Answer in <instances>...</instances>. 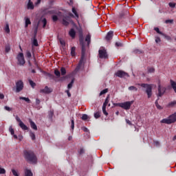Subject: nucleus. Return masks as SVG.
I'll return each instance as SVG.
<instances>
[{
	"instance_id": "36",
	"label": "nucleus",
	"mask_w": 176,
	"mask_h": 176,
	"mask_svg": "<svg viewBox=\"0 0 176 176\" xmlns=\"http://www.w3.org/2000/svg\"><path fill=\"white\" fill-rule=\"evenodd\" d=\"M175 105H176V100L169 102L168 107H175Z\"/></svg>"
},
{
	"instance_id": "54",
	"label": "nucleus",
	"mask_w": 176,
	"mask_h": 176,
	"mask_svg": "<svg viewBox=\"0 0 176 176\" xmlns=\"http://www.w3.org/2000/svg\"><path fill=\"white\" fill-rule=\"evenodd\" d=\"M168 6H170V8H175V6H176V3H171V2H170V3H168Z\"/></svg>"
},
{
	"instance_id": "10",
	"label": "nucleus",
	"mask_w": 176,
	"mask_h": 176,
	"mask_svg": "<svg viewBox=\"0 0 176 176\" xmlns=\"http://www.w3.org/2000/svg\"><path fill=\"white\" fill-rule=\"evenodd\" d=\"M116 76H117L118 78H125V76L129 77V74L125 72L123 70H118L115 74Z\"/></svg>"
},
{
	"instance_id": "40",
	"label": "nucleus",
	"mask_w": 176,
	"mask_h": 176,
	"mask_svg": "<svg viewBox=\"0 0 176 176\" xmlns=\"http://www.w3.org/2000/svg\"><path fill=\"white\" fill-rule=\"evenodd\" d=\"M154 31L157 32V34H159L160 35H163V32H162L160 31V30L159 29V28H154Z\"/></svg>"
},
{
	"instance_id": "43",
	"label": "nucleus",
	"mask_w": 176,
	"mask_h": 176,
	"mask_svg": "<svg viewBox=\"0 0 176 176\" xmlns=\"http://www.w3.org/2000/svg\"><path fill=\"white\" fill-rule=\"evenodd\" d=\"M29 83L30 85V86L34 89V87H35V86H36V84L35 82H34V81H32V80H29Z\"/></svg>"
},
{
	"instance_id": "22",
	"label": "nucleus",
	"mask_w": 176,
	"mask_h": 176,
	"mask_svg": "<svg viewBox=\"0 0 176 176\" xmlns=\"http://www.w3.org/2000/svg\"><path fill=\"white\" fill-rule=\"evenodd\" d=\"M155 73V68L153 67H147V74H153Z\"/></svg>"
},
{
	"instance_id": "41",
	"label": "nucleus",
	"mask_w": 176,
	"mask_h": 176,
	"mask_svg": "<svg viewBox=\"0 0 176 176\" xmlns=\"http://www.w3.org/2000/svg\"><path fill=\"white\" fill-rule=\"evenodd\" d=\"M71 122H72V124H71L72 130H74V129H75V121L74 120V118H72Z\"/></svg>"
},
{
	"instance_id": "53",
	"label": "nucleus",
	"mask_w": 176,
	"mask_h": 176,
	"mask_svg": "<svg viewBox=\"0 0 176 176\" xmlns=\"http://www.w3.org/2000/svg\"><path fill=\"white\" fill-rule=\"evenodd\" d=\"M0 174H6V170H5V168H1L0 166Z\"/></svg>"
},
{
	"instance_id": "19",
	"label": "nucleus",
	"mask_w": 176,
	"mask_h": 176,
	"mask_svg": "<svg viewBox=\"0 0 176 176\" xmlns=\"http://www.w3.org/2000/svg\"><path fill=\"white\" fill-rule=\"evenodd\" d=\"M31 24V20L28 17H25V28H27L28 25Z\"/></svg>"
},
{
	"instance_id": "25",
	"label": "nucleus",
	"mask_w": 176,
	"mask_h": 176,
	"mask_svg": "<svg viewBox=\"0 0 176 176\" xmlns=\"http://www.w3.org/2000/svg\"><path fill=\"white\" fill-rule=\"evenodd\" d=\"M25 176H33L34 175L32 174V172L31 171V170L26 169L25 170Z\"/></svg>"
},
{
	"instance_id": "21",
	"label": "nucleus",
	"mask_w": 176,
	"mask_h": 176,
	"mask_svg": "<svg viewBox=\"0 0 176 176\" xmlns=\"http://www.w3.org/2000/svg\"><path fill=\"white\" fill-rule=\"evenodd\" d=\"M19 100H23L24 101L28 102V104H31V100H30L29 98H25V97L20 96L19 97Z\"/></svg>"
},
{
	"instance_id": "12",
	"label": "nucleus",
	"mask_w": 176,
	"mask_h": 176,
	"mask_svg": "<svg viewBox=\"0 0 176 176\" xmlns=\"http://www.w3.org/2000/svg\"><path fill=\"white\" fill-rule=\"evenodd\" d=\"M98 53L100 58H108V54H107L106 50H99Z\"/></svg>"
},
{
	"instance_id": "64",
	"label": "nucleus",
	"mask_w": 176,
	"mask_h": 176,
	"mask_svg": "<svg viewBox=\"0 0 176 176\" xmlns=\"http://www.w3.org/2000/svg\"><path fill=\"white\" fill-rule=\"evenodd\" d=\"M155 107L157 108V109H163V107H162V106H160L159 104H157V106Z\"/></svg>"
},
{
	"instance_id": "27",
	"label": "nucleus",
	"mask_w": 176,
	"mask_h": 176,
	"mask_svg": "<svg viewBox=\"0 0 176 176\" xmlns=\"http://www.w3.org/2000/svg\"><path fill=\"white\" fill-rule=\"evenodd\" d=\"M75 50H76V48L75 47H72L71 48V56L72 57H75V56L76 55Z\"/></svg>"
},
{
	"instance_id": "48",
	"label": "nucleus",
	"mask_w": 176,
	"mask_h": 176,
	"mask_svg": "<svg viewBox=\"0 0 176 176\" xmlns=\"http://www.w3.org/2000/svg\"><path fill=\"white\" fill-rule=\"evenodd\" d=\"M13 175L14 176H19V173L17 172V170H14V169H12L11 170Z\"/></svg>"
},
{
	"instance_id": "9",
	"label": "nucleus",
	"mask_w": 176,
	"mask_h": 176,
	"mask_svg": "<svg viewBox=\"0 0 176 176\" xmlns=\"http://www.w3.org/2000/svg\"><path fill=\"white\" fill-rule=\"evenodd\" d=\"M16 92L20 93L24 89V83L21 80H19L16 82Z\"/></svg>"
},
{
	"instance_id": "50",
	"label": "nucleus",
	"mask_w": 176,
	"mask_h": 176,
	"mask_svg": "<svg viewBox=\"0 0 176 176\" xmlns=\"http://www.w3.org/2000/svg\"><path fill=\"white\" fill-rule=\"evenodd\" d=\"M128 89H129V90H131V91L135 90V91H137L138 90V89L134 86H131Z\"/></svg>"
},
{
	"instance_id": "49",
	"label": "nucleus",
	"mask_w": 176,
	"mask_h": 176,
	"mask_svg": "<svg viewBox=\"0 0 176 176\" xmlns=\"http://www.w3.org/2000/svg\"><path fill=\"white\" fill-rule=\"evenodd\" d=\"M106 93H108V89H103L100 93V96H102L103 94H106Z\"/></svg>"
},
{
	"instance_id": "55",
	"label": "nucleus",
	"mask_w": 176,
	"mask_h": 176,
	"mask_svg": "<svg viewBox=\"0 0 176 176\" xmlns=\"http://www.w3.org/2000/svg\"><path fill=\"white\" fill-rule=\"evenodd\" d=\"M160 42H162V40L160 39V37L155 36V43H160Z\"/></svg>"
},
{
	"instance_id": "47",
	"label": "nucleus",
	"mask_w": 176,
	"mask_h": 176,
	"mask_svg": "<svg viewBox=\"0 0 176 176\" xmlns=\"http://www.w3.org/2000/svg\"><path fill=\"white\" fill-rule=\"evenodd\" d=\"M166 24H173L174 23L173 19H167L165 21Z\"/></svg>"
},
{
	"instance_id": "56",
	"label": "nucleus",
	"mask_w": 176,
	"mask_h": 176,
	"mask_svg": "<svg viewBox=\"0 0 176 176\" xmlns=\"http://www.w3.org/2000/svg\"><path fill=\"white\" fill-rule=\"evenodd\" d=\"M4 109H6V111H8V112H10V111H12V108H10L8 106H5Z\"/></svg>"
},
{
	"instance_id": "7",
	"label": "nucleus",
	"mask_w": 176,
	"mask_h": 176,
	"mask_svg": "<svg viewBox=\"0 0 176 176\" xmlns=\"http://www.w3.org/2000/svg\"><path fill=\"white\" fill-rule=\"evenodd\" d=\"M19 65H24L25 64V59H24V54L20 52L16 56Z\"/></svg>"
},
{
	"instance_id": "4",
	"label": "nucleus",
	"mask_w": 176,
	"mask_h": 176,
	"mask_svg": "<svg viewBox=\"0 0 176 176\" xmlns=\"http://www.w3.org/2000/svg\"><path fill=\"white\" fill-rule=\"evenodd\" d=\"M139 86L146 89V93L147 94L148 98H151L152 97V84L142 83L139 84Z\"/></svg>"
},
{
	"instance_id": "20",
	"label": "nucleus",
	"mask_w": 176,
	"mask_h": 176,
	"mask_svg": "<svg viewBox=\"0 0 176 176\" xmlns=\"http://www.w3.org/2000/svg\"><path fill=\"white\" fill-rule=\"evenodd\" d=\"M170 86H171L172 89H173L175 93H176V82H175V81L170 80Z\"/></svg>"
},
{
	"instance_id": "13",
	"label": "nucleus",
	"mask_w": 176,
	"mask_h": 176,
	"mask_svg": "<svg viewBox=\"0 0 176 176\" xmlns=\"http://www.w3.org/2000/svg\"><path fill=\"white\" fill-rule=\"evenodd\" d=\"M52 91L53 90L47 86H45L44 89H40V93H42L43 94H50Z\"/></svg>"
},
{
	"instance_id": "61",
	"label": "nucleus",
	"mask_w": 176,
	"mask_h": 176,
	"mask_svg": "<svg viewBox=\"0 0 176 176\" xmlns=\"http://www.w3.org/2000/svg\"><path fill=\"white\" fill-rule=\"evenodd\" d=\"M39 104H41V100H39L38 98L36 99V105H39Z\"/></svg>"
},
{
	"instance_id": "38",
	"label": "nucleus",
	"mask_w": 176,
	"mask_h": 176,
	"mask_svg": "<svg viewBox=\"0 0 176 176\" xmlns=\"http://www.w3.org/2000/svg\"><path fill=\"white\" fill-rule=\"evenodd\" d=\"M42 23H43V28H45L46 27V24H47V20H46V18H44L43 20H42Z\"/></svg>"
},
{
	"instance_id": "18",
	"label": "nucleus",
	"mask_w": 176,
	"mask_h": 176,
	"mask_svg": "<svg viewBox=\"0 0 176 176\" xmlns=\"http://www.w3.org/2000/svg\"><path fill=\"white\" fill-rule=\"evenodd\" d=\"M29 122L30 123V127H32L33 130H38V126H36V124L34 121H32V120L30 119Z\"/></svg>"
},
{
	"instance_id": "60",
	"label": "nucleus",
	"mask_w": 176,
	"mask_h": 176,
	"mask_svg": "<svg viewBox=\"0 0 176 176\" xmlns=\"http://www.w3.org/2000/svg\"><path fill=\"white\" fill-rule=\"evenodd\" d=\"M60 43L62 46H65V41L64 40H60Z\"/></svg>"
},
{
	"instance_id": "1",
	"label": "nucleus",
	"mask_w": 176,
	"mask_h": 176,
	"mask_svg": "<svg viewBox=\"0 0 176 176\" xmlns=\"http://www.w3.org/2000/svg\"><path fill=\"white\" fill-rule=\"evenodd\" d=\"M79 42L82 47L81 58L78 65L75 69L76 72H78L80 69V68H82V67L83 69L85 66V65L83 64V58H85V56L86 54V44L85 43V38L83 37V33L79 34Z\"/></svg>"
},
{
	"instance_id": "5",
	"label": "nucleus",
	"mask_w": 176,
	"mask_h": 176,
	"mask_svg": "<svg viewBox=\"0 0 176 176\" xmlns=\"http://www.w3.org/2000/svg\"><path fill=\"white\" fill-rule=\"evenodd\" d=\"M133 104H134V100L118 103V107H120V108H123V109L127 111L131 108V105H133Z\"/></svg>"
},
{
	"instance_id": "16",
	"label": "nucleus",
	"mask_w": 176,
	"mask_h": 176,
	"mask_svg": "<svg viewBox=\"0 0 176 176\" xmlns=\"http://www.w3.org/2000/svg\"><path fill=\"white\" fill-rule=\"evenodd\" d=\"M85 42L87 43V46H90V43H91V34L88 33L85 37Z\"/></svg>"
},
{
	"instance_id": "63",
	"label": "nucleus",
	"mask_w": 176,
	"mask_h": 176,
	"mask_svg": "<svg viewBox=\"0 0 176 176\" xmlns=\"http://www.w3.org/2000/svg\"><path fill=\"white\" fill-rule=\"evenodd\" d=\"M65 93H67L68 97H71V93L69 92V90H66Z\"/></svg>"
},
{
	"instance_id": "58",
	"label": "nucleus",
	"mask_w": 176,
	"mask_h": 176,
	"mask_svg": "<svg viewBox=\"0 0 176 176\" xmlns=\"http://www.w3.org/2000/svg\"><path fill=\"white\" fill-rule=\"evenodd\" d=\"M116 46H117L118 47H122V46H123V44H122V43H116Z\"/></svg>"
},
{
	"instance_id": "26",
	"label": "nucleus",
	"mask_w": 176,
	"mask_h": 176,
	"mask_svg": "<svg viewBox=\"0 0 176 176\" xmlns=\"http://www.w3.org/2000/svg\"><path fill=\"white\" fill-rule=\"evenodd\" d=\"M33 46H39V44L38 43V40L36 39V37H33V41H32Z\"/></svg>"
},
{
	"instance_id": "17",
	"label": "nucleus",
	"mask_w": 176,
	"mask_h": 176,
	"mask_svg": "<svg viewBox=\"0 0 176 176\" xmlns=\"http://www.w3.org/2000/svg\"><path fill=\"white\" fill-rule=\"evenodd\" d=\"M34 3H32V1H31V0L28 1V5H27V9L32 10H34Z\"/></svg>"
},
{
	"instance_id": "39",
	"label": "nucleus",
	"mask_w": 176,
	"mask_h": 176,
	"mask_svg": "<svg viewBox=\"0 0 176 176\" xmlns=\"http://www.w3.org/2000/svg\"><path fill=\"white\" fill-rule=\"evenodd\" d=\"M30 136L31 139L32 140V141H34V140H36L35 133H34V132H30Z\"/></svg>"
},
{
	"instance_id": "2",
	"label": "nucleus",
	"mask_w": 176,
	"mask_h": 176,
	"mask_svg": "<svg viewBox=\"0 0 176 176\" xmlns=\"http://www.w3.org/2000/svg\"><path fill=\"white\" fill-rule=\"evenodd\" d=\"M24 157L27 162L30 163H32L33 164H36L38 162V158H36V155L32 151H25L23 152Z\"/></svg>"
},
{
	"instance_id": "51",
	"label": "nucleus",
	"mask_w": 176,
	"mask_h": 176,
	"mask_svg": "<svg viewBox=\"0 0 176 176\" xmlns=\"http://www.w3.org/2000/svg\"><path fill=\"white\" fill-rule=\"evenodd\" d=\"M9 131H10L11 135H14V129H13L12 128V126H10V127L9 128Z\"/></svg>"
},
{
	"instance_id": "52",
	"label": "nucleus",
	"mask_w": 176,
	"mask_h": 176,
	"mask_svg": "<svg viewBox=\"0 0 176 176\" xmlns=\"http://www.w3.org/2000/svg\"><path fill=\"white\" fill-rule=\"evenodd\" d=\"M101 115H100V112H96L94 113V118L96 119H98V118H100Z\"/></svg>"
},
{
	"instance_id": "59",
	"label": "nucleus",
	"mask_w": 176,
	"mask_h": 176,
	"mask_svg": "<svg viewBox=\"0 0 176 176\" xmlns=\"http://www.w3.org/2000/svg\"><path fill=\"white\" fill-rule=\"evenodd\" d=\"M126 122L127 124H129V126H133V124L131 123V121L130 120L126 119Z\"/></svg>"
},
{
	"instance_id": "28",
	"label": "nucleus",
	"mask_w": 176,
	"mask_h": 176,
	"mask_svg": "<svg viewBox=\"0 0 176 176\" xmlns=\"http://www.w3.org/2000/svg\"><path fill=\"white\" fill-rule=\"evenodd\" d=\"M54 115V111L53 110H51L48 112V118L52 120L53 119V116Z\"/></svg>"
},
{
	"instance_id": "30",
	"label": "nucleus",
	"mask_w": 176,
	"mask_h": 176,
	"mask_svg": "<svg viewBox=\"0 0 176 176\" xmlns=\"http://www.w3.org/2000/svg\"><path fill=\"white\" fill-rule=\"evenodd\" d=\"M108 102H109V95H108L105 99L104 102L103 103L102 107H107L108 105Z\"/></svg>"
},
{
	"instance_id": "32",
	"label": "nucleus",
	"mask_w": 176,
	"mask_h": 176,
	"mask_svg": "<svg viewBox=\"0 0 176 176\" xmlns=\"http://www.w3.org/2000/svg\"><path fill=\"white\" fill-rule=\"evenodd\" d=\"M54 75H56L57 78H60V76H61V73L60 72V71H58V69H55Z\"/></svg>"
},
{
	"instance_id": "57",
	"label": "nucleus",
	"mask_w": 176,
	"mask_h": 176,
	"mask_svg": "<svg viewBox=\"0 0 176 176\" xmlns=\"http://www.w3.org/2000/svg\"><path fill=\"white\" fill-rule=\"evenodd\" d=\"M80 155H83L85 153V148H81L79 151Z\"/></svg>"
},
{
	"instance_id": "46",
	"label": "nucleus",
	"mask_w": 176,
	"mask_h": 176,
	"mask_svg": "<svg viewBox=\"0 0 176 176\" xmlns=\"http://www.w3.org/2000/svg\"><path fill=\"white\" fill-rule=\"evenodd\" d=\"M38 34V26L36 27V28L34 30V36L33 38H36V35Z\"/></svg>"
},
{
	"instance_id": "8",
	"label": "nucleus",
	"mask_w": 176,
	"mask_h": 176,
	"mask_svg": "<svg viewBox=\"0 0 176 176\" xmlns=\"http://www.w3.org/2000/svg\"><path fill=\"white\" fill-rule=\"evenodd\" d=\"M15 119L16 122H18L19 126V127H21V129H22V130H28V126H27V125H25V123L21 121V119H20V117H19V116H16L15 117Z\"/></svg>"
},
{
	"instance_id": "33",
	"label": "nucleus",
	"mask_w": 176,
	"mask_h": 176,
	"mask_svg": "<svg viewBox=\"0 0 176 176\" xmlns=\"http://www.w3.org/2000/svg\"><path fill=\"white\" fill-rule=\"evenodd\" d=\"M74 80L72 79V81L69 82V84L67 85V89H69V90L72 89V86H74Z\"/></svg>"
},
{
	"instance_id": "34",
	"label": "nucleus",
	"mask_w": 176,
	"mask_h": 176,
	"mask_svg": "<svg viewBox=\"0 0 176 176\" xmlns=\"http://www.w3.org/2000/svg\"><path fill=\"white\" fill-rule=\"evenodd\" d=\"M162 36L166 39V41H171V36L163 33Z\"/></svg>"
},
{
	"instance_id": "23",
	"label": "nucleus",
	"mask_w": 176,
	"mask_h": 176,
	"mask_svg": "<svg viewBox=\"0 0 176 176\" xmlns=\"http://www.w3.org/2000/svg\"><path fill=\"white\" fill-rule=\"evenodd\" d=\"M67 74V69H65V67H60V75H62V76H64L65 75H66Z\"/></svg>"
},
{
	"instance_id": "31",
	"label": "nucleus",
	"mask_w": 176,
	"mask_h": 176,
	"mask_svg": "<svg viewBox=\"0 0 176 176\" xmlns=\"http://www.w3.org/2000/svg\"><path fill=\"white\" fill-rule=\"evenodd\" d=\"M62 24H63V25H66V26L69 25V22L67 21V17H65L63 19Z\"/></svg>"
},
{
	"instance_id": "62",
	"label": "nucleus",
	"mask_w": 176,
	"mask_h": 176,
	"mask_svg": "<svg viewBox=\"0 0 176 176\" xmlns=\"http://www.w3.org/2000/svg\"><path fill=\"white\" fill-rule=\"evenodd\" d=\"M154 144H155V146H159L160 145V143L159 142H157V141H155Z\"/></svg>"
},
{
	"instance_id": "11",
	"label": "nucleus",
	"mask_w": 176,
	"mask_h": 176,
	"mask_svg": "<svg viewBox=\"0 0 176 176\" xmlns=\"http://www.w3.org/2000/svg\"><path fill=\"white\" fill-rule=\"evenodd\" d=\"M164 93H166V87H162L160 85V82H159V83H158V97H162V96H163V94H164Z\"/></svg>"
},
{
	"instance_id": "6",
	"label": "nucleus",
	"mask_w": 176,
	"mask_h": 176,
	"mask_svg": "<svg viewBox=\"0 0 176 176\" xmlns=\"http://www.w3.org/2000/svg\"><path fill=\"white\" fill-rule=\"evenodd\" d=\"M129 12L127 10L122 11L120 13V16L118 18L119 23H120V24H127V22L124 23V22H123L122 20H123V19H126V17H129Z\"/></svg>"
},
{
	"instance_id": "42",
	"label": "nucleus",
	"mask_w": 176,
	"mask_h": 176,
	"mask_svg": "<svg viewBox=\"0 0 176 176\" xmlns=\"http://www.w3.org/2000/svg\"><path fill=\"white\" fill-rule=\"evenodd\" d=\"M26 57L29 58V60L32 57V54H31V52L30 51L26 52Z\"/></svg>"
},
{
	"instance_id": "15",
	"label": "nucleus",
	"mask_w": 176,
	"mask_h": 176,
	"mask_svg": "<svg viewBox=\"0 0 176 176\" xmlns=\"http://www.w3.org/2000/svg\"><path fill=\"white\" fill-rule=\"evenodd\" d=\"M69 35L71 36L72 39H75V36H76V32L74 28H72L69 32Z\"/></svg>"
},
{
	"instance_id": "14",
	"label": "nucleus",
	"mask_w": 176,
	"mask_h": 176,
	"mask_svg": "<svg viewBox=\"0 0 176 176\" xmlns=\"http://www.w3.org/2000/svg\"><path fill=\"white\" fill-rule=\"evenodd\" d=\"M112 38H113V31H109L105 39L107 42H110V41L112 39Z\"/></svg>"
},
{
	"instance_id": "29",
	"label": "nucleus",
	"mask_w": 176,
	"mask_h": 176,
	"mask_svg": "<svg viewBox=\"0 0 176 176\" xmlns=\"http://www.w3.org/2000/svg\"><path fill=\"white\" fill-rule=\"evenodd\" d=\"M4 30L6 31V32L7 34H10V28H9V23H6V27L4 28Z\"/></svg>"
},
{
	"instance_id": "3",
	"label": "nucleus",
	"mask_w": 176,
	"mask_h": 176,
	"mask_svg": "<svg viewBox=\"0 0 176 176\" xmlns=\"http://www.w3.org/2000/svg\"><path fill=\"white\" fill-rule=\"evenodd\" d=\"M176 122V112L169 116L168 118H164L160 121V123H164L165 124H171Z\"/></svg>"
},
{
	"instance_id": "44",
	"label": "nucleus",
	"mask_w": 176,
	"mask_h": 176,
	"mask_svg": "<svg viewBox=\"0 0 176 176\" xmlns=\"http://www.w3.org/2000/svg\"><path fill=\"white\" fill-rule=\"evenodd\" d=\"M82 120H87L89 119V116L87 114H83L81 117Z\"/></svg>"
},
{
	"instance_id": "45",
	"label": "nucleus",
	"mask_w": 176,
	"mask_h": 176,
	"mask_svg": "<svg viewBox=\"0 0 176 176\" xmlns=\"http://www.w3.org/2000/svg\"><path fill=\"white\" fill-rule=\"evenodd\" d=\"M52 21H54V23H56V21H58V16H57V15H53Z\"/></svg>"
},
{
	"instance_id": "24",
	"label": "nucleus",
	"mask_w": 176,
	"mask_h": 176,
	"mask_svg": "<svg viewBox=\"0 0 176 176\" xmlns=\"http://www.w3.org/2000/svg\"><path fill=\"white\" fill-rule=\"evenodd\" d=\"M72 13H74V14L75 15V17H76V19H79V14H78V12H76V9L75 8V7L72 8Z\"/></svg>"
},
{
	"instance_id": "35",
	"label": "nucleus",
	"mask_w": 176,
	"mask_h": 176,
	"mask_svg": "<svg viewBox=\"0 0 176 176\" xmlns=\"http://www.w3.org/2000/svg\"><path fill=\"white\" fill-rule=\"evenodd\" d=\"M102 112L105 116H108V112H107V107L102 106Z\"/></svg>"
},
{
	"instance_id": "37",
	"label": "nucleus",
	"mask_w": 176,
	"mask_h": 176,
	"mask_svg": "<svg viewBox=\"0 0 176 176\" xmlns=\"http://www.w3.org/2000/svg\"><path fill=\"white\" fill-rule=\"evenodd\" d=\"M5 52H6V53H9L10 52V45H6Z\"/></svg>"
}]
</instances>
